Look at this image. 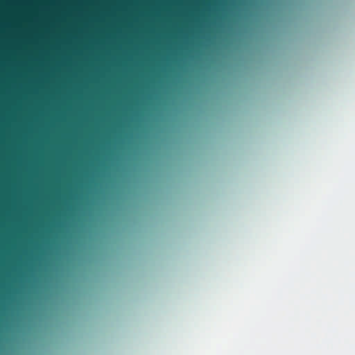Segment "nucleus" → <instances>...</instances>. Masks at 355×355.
Listing matches in <instances>:
<instances>
[{"instance_id": "f03ea898", "label": "nucleus", "mask_w": 355, "mask_h": 355, "mask_svg": "<svg viewBox=\"0 0 355 355\" xmlns=\"http://www.w3.org/2000/svg\"><path fill=\"white\" fill-rule=\"evenodd\" d=\"M0 111H97V108H0Z\"/></svg>"}, {"instance_id": "f257e3e1", "label": "nucleus", "mask_w": 355, "mask_h": 355, "mask_svg": "<svg viewBox=\"0 0 355 355\" xmlns=\"http://www.w3.org/2000/svg\"><path fill=\"white\" fill-rule=\"evenodd\" d=\"M0 116H97V112H0Z\"/></svg>"}]
</instances>
